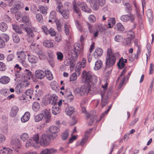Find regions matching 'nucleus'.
<instances>
[{"label": "nucleus", "instance_id": "obj_1", "mask_svg": "<svg viewBox=\"0 0 154 154\" xmlns=\"http://www.w3.org/2000/svg\"><path fill=\"white\" fill-rule=\"evenodd\" d=\"M50 109H46L42 111V113L37 115L35 117V121L38 122L42 120L44 117L45 119V122L48 123L51 120V113Z\"/></svg>", "mask_w": 154, "mask_h": 154}, {"label": "nucleus", "instance_id": "obj_2", "mask_svg": "<svg viewBox=\"0 0 154 154\" xmlns=\"http://www.w3.org/2000/svg\"><path fill=\"white\" fill-rule=\"evenodd\" d=\"M57 136L56 135H54L52 134H43L40 138L39 143L42 146H47L49 144L51 140H54Z\"/></svg>", "mask_w": 154, "mask_h": 154}, {"label": "nucleus", "instance_id": "obj_3", "mask_svg": "<svg viewBox=\"0 0 154 154\" xmlns=\"http://www.w3.org/2000/svg\"><path fill=\"white\" fill-rule=\"evenodd\" d=\"M119 57V54L118 52H116V54L113 55L107 56L106 58V67L105 68V70L114 65L115 63L116 59H118Z\"/></svg>", "mask_w": 154, "mask_h": 154}, {"label": "nucleus", "instance_id": "obj_4", "mask_svg": "<svg viewBox=\"0 0 154 154\" xmlns=\"http://www.w3.org/2000/svg\"><path fill=\"white\" fill-rule=\"evenodd\" d=\"M90 90L91 87L89 86L82 85L80 88H76L74 93L76 95L83 96L87 95Z\"/></svg>", "mask_w": 154, "mask_h": 154}, {"label": "nucleus", "instance_id": "obj_5", "mask_svg": "<svg viewBox=\"0 0 154 154\" xmlns=\"http://www.w3.org/2000/svg\"><path fill=\"white\" fill-rule=\"evenodd\" d=\"M15 0H7L8 5L9 7L11 6L13 4L15 9L18 10L22 9L24 8L23 3L20 1L15 2Z\"/></svg>", "mask_w": 154, "mask_h": 154}, {"label": "nucleus", "instance_id": "obj_6", "mask_svg": "<svg viewBox=\"0 0 154 154\" xmlns=\"http://www.w3.org/2000/svg\"><path fill=\"white\" fill-rule=\"evenodd\" d=\"M81 52V49L79 47L76 45H74L73 49L71 51L72 59L74 61L76 60L78 56L80 54Z\"/></svg>", "mask_w": 154, "mask_h": 154}, {"label": "nucleus", "instance_id": "obj_7", "mask_svg": "<svg viewBox=\"0 0 154 154\" xmlns=\"http://www.w3.org/2000/svg\"><path fill=\"white\" fill-rule=\"evenodd\" d=\"M82 76L83 78L85 79V82L88 83L87 85L90 86V84L92 82L93 80L91 72L90 71L87 72H84L82 73Z\"/></svg>", "mask_w": 154, "mask_h": 154}, {"label": "nucleus", "instance_id": "obj_8", "mask_svg": "<svg viewBox=\"0 0 154 154\" xmlns=\"http://www.w3.org/2000/svg\"><path fill=\"white\" fill-rule=\"evenodd\" d=\"M33 76V74L30 71L25 69L24 73L21 76V78L24 82H27L30 79H32Z\"/></svg>", "mask_w": 154, "mask_h": 154}, {"label": "nucleus", "instance_id": "obj_9", "mask_svg": "<svg viewBox=\"0 0 154 154\" xmlns=\"http://www.w3.org/2000/svg\"><path fill=\"white\" fill-rule=\"evenodd\" d=\"M135 17L131 14L122 15L120 17L121 20L124 22H126L130 20L131 22H134Z\"/></svg>", "mask_w": 154, "mask_h": 154}, {"label": "nucleus", "instance_id": "obj_10", "mask_svg": "<svg viewBox=\"0 0 154 154\" xmlns=\"http://www.w3.org/2000/svg\"><path fill=\"white\" fill-rule=\"evenodd\" d=\"M57 97L56 95H51L48 98L47 102L50 104L55 105L57 104Z\"/></svg>", "mask_w": 154, "mask_h": 154}, {"label": "nucleus", "instance_id": "obj_11", "mask_svg": "<svg viewBox=\"0 0 154 154\" xmlns=\"http://www.w3.org/2000/svg\"><path fill=\"white\" fill-rule=\"evenodd\" d=\"M35 75L36 77L38 79H43L45 76V71L40 70L38 69L35 71Z\"/></svg>", "mask_w": 154, "mask_h": 154}, {"label": "nucleus", "instance_id": "obj_12", "mask_svg": "<svg viewBox=\"0 0 154 154\" xmlns=\"http://www.w3.org/2000/svg\"><path fill=\"white\" fill-rule=\"evenodd\" d=\"M12 147L14 149H19L20 147V144L18 139L15 138L13 139L11 142Z\"/></svg>", "mask_w": 154, "mask_h": 154}, {"label": "nucleus", "instance_id": "obj_13", "mask_svg": "<svg viewBox=\"0 0 154 154\" xmlns=\"http://www.w3.org/2000/svg\"><path fill=\"white\" fill-rule=\"evenodd\" d=\"M100 94L102 98L100 105L101 106V107L103 108L108 104V99L107 97L105 98L104 97L105 94L104 91L101 92V93H100Z\"/></svg>", "mask_w": 154, "mask_h": 154}, {"label": "nucleus", "instance_id": "obj_14", "mask_svg": "<svg viewBox=\"0 0 154 154\" xmlns=\"http://www.w3.org/2000/svg\"><path fill=\"white\" fill-rule=\"evenodd\" d=\"M90 5L93 10L97 11L99 8V1L98 0H91L89 1Z\"/></svg>", "mask_w": 154, "mask_h": 154}, {"label": "nucleus", "instance_id": "obj_15", "mask_svg": "<svg viewBox=\"0 0 154 154\" xmlns=\"http://www.w3.org/2000/svg\"><path fill=\"white\" fill-rule=\"evenodd\" d=\"M92 129H90L87 130L85 132L84 138L82 139V140L80 142V144L82 146H83L85 142L88 140V134H90L92 131Z\"/></svg>", "mask_w": 154, "mask_h": 154}, {"label": "nucleus", "instance_id": "obj_16", "mask_svg": "<svg viewBox=\"0 0 154 154\" xmlns=\"http://www.w3.org/2000/svg\"><path fill=\"white\" fill-rule=\"evenodd\" d=\"M17 56L18 59L20 61L23 60H26V53L24 51H21L17 52Z\"/></svg>", "mask_w": 154, "mask_h": 154}, {"label": "nucleus", "instance_id": "obj_17", "mask_svg": "<svg viewBox=\"0 0 154 154\" xmlns=\"http://www.w3.org/2000/svg\"><path fill=\"white\" fill-rule=\"evenodd\" d=\"M25 31L27 32V35L32 38V40H33V38L35 36L34 34L32 29L29 26H27L24 28Z\"/></svg>", "mask_w": 154, "mask_h": 154}, {"label": "nucleus", "instance_id": "obj_18", "mask_svg": "<svg viewBox=\"0 0 154 154\" xmlns=\"http://www.w3.org/2000/svg\"><path fill=\"white\" fill-rule=\"evenodd\" d=\"M57 152V150L54 149H46L43 150L39 154H54Z\"/></svg>", "mask_w": 154, "mask_h": 154}, {"label": "nucleus", "instance_id": "obj_19", "mask_svg": "<svg viewBox=\"0 0 154 154\" xmlns=\"http://www.w3.org/2000/svg\"><path fill=\"white\" fill-rule=\"evenodd\" d=\"M103 53V51L101 48H98L96 49L94 53V57L96 59L98 58Z\"/></svg>", "mask_w": 154, "mask_h": 154}, {"label": "nucleus", "instance_id": "obj_20", "mask_svg": "<svg viewBox=\"0 0 154 154\" xmlns=\"http://www.w3.org/2000/svg\"><path fill=\"white\" fill-rule=\"evenodd\" d=\"M19 110L18 108L16 106H13L10 113V116L11 117H15L17 115Z\"/></svg>", "mask_w": 154, "mask_h": 154}, {"label": "nucleus", "instance_id": "obj_21", "mask_svg": "<svg viewBox=\"0 0 154 154\" xmlns=\"http://www.w3.org/2000/svg\"><path fill=\"white\" fill-rule=\"evenodd\" d=\"M127 63V60L126 59H123L122 57L120 58L117 63L118 67L120 69H122L125 66V63Z\"/></svg>", "mask_w": 154, "mask_h": 154}, {"label": "nucleus", "instance_id": "obj_22", "mask_svg": "<svg viewBox=\"0 0 154 154\" xmlns=\"http://www.w3.org/2000/svg\"><path fill=\"white\" fill-rule=\"evenodd\" d=\"M28 60L29 62L32 63H36L38 61V59L37 57L33 55H28Z\"/></svg>", "mask_w": 154, "mask_h": 154}, {"label": "nucleus", "instance_id": "obj_23", "mask_svg": "<svg viewBox=\"0 0 154 154\" xmlns=\"http://www.w3.org/2000/svg\"><path fill=\"white\" fill-rule=\"evenodd\" d=\"M146 15L149 19L150 24L152 21L153 20V15L152 10L151 9H148L146 12Z\"/></svg>", "mask_w": 154, "mask_h": 154}, {"label": "nucleus", "instance_id": "obj_24", "mask_svg": "<svg viewBox=\"0 0 154 154\" xmlns=\"http://www.w3.org/2000/svg\"><path fill=\"white\" fill-rule=\"evenodd\" d=\"M116 19L114 17H111L108 20V28H112L116 23Z\"/></svg>", "mask_w": 154, "mask_h": 154}, {"label": "nucleus", "instance_id": "obj_25", "mask_svg": "<svg viewBox=\"0 0 154 154\" xmlns=\"http://www.w3.org/2000/svg\"><path fill=\"white\" fill-rule=\"evenodd\" d=\"M49 130L50 133L54 134L57 133L60 131V129L58 127L54 126L50 127Z\"/></svg>", "mask_w": 154, "mask_h": 154}, {"label": "nucleus", "instance_id": "obj_26", "mask_svg": "<svg viewBox=\"0 0 154 154\" xmlns=\"http://www.w3.org/2000/svg\"><path fill=\"white\" fill-rule=\"evenodd\" d=\"M30 116V113L28 112H26L22 117L21 118V121L23 122H25L29 119Z\"/></svg>", "mask_w": 154, "mask_h": 154}, {"label": "nucleus", "instance_id": "obj_27", "mask_svg": "<svg viewBox=\"0 0 154 154\" xmlns=\"http://www.w3.org/2000/svg\"><path fill=\"white\" fill-rule=\"evenodd\" d=\"M57 104L53 105L52 106V112L53 114L54 115H56L60 113V109L59 106H57Z\"/></svg>", "mask_w": 154, "mask_h": 154}, {"label": "nucleus", "instance_id": "obj_28", "mask_svg": "<svg viewBox=\"0 0 154 154\" xmlns=\"http://www.w3.org/2000/svg\"><path fill=\"white\" fill-rule=\"evenodd\" d=\"M10 80L9 77L4 76L0 78V82L2 84H7L10 82Z\"/></svg>", "mask_w": 154, "mask_h": 154}, {"label": "nucleus", "instance_id": "obj_29", "mask_svg": "<svg viewBox=\"0 0 154 154\" xmlns=\"http://www.w3.org/2000/svg\"><path fill=\"white\" fill-rule=\"evenodd\" d=\"M12 150L8 148H4L0 150V154H10Z\"/></svg>", "mask_w": 154, "mask_h": 154}, {"label": "nucleus", "instance_id": "obj_30", "mask_svg": "<svg viewBox=\"0 0 154 154\" xmlns=\"http://www.w3.org/2000/svg\"><path fill=\"white\" fill-rule=\"evenodd\" d=\"M33 110L35 112L38 111L40 109V106L38 102H34L32 106Z\"/></svg>", "mask_w": 154, "mask_h": 154}, {"label": "nucleus", "instance_id": "obj_31", "mask_svg": "<svg viewBox=\"0 0 154 154\" xmlns=\"http://www.w3.org/2000/svg\"><path fill=\"white\" fill-rule=\"evenodd\" d=\"M102 62L101 60H98L95 62L94 69L96 70H98L102 67Z\"/></svg>", "mask_w": 154, "mask_h": 154}, {"label": "nucleus", "instance_id": "obj_32", "mask_svg": "<svg viewBox=\"0 0 154 154\" xmlns=\"http://www.w3.org/2000/svg\"><path fill=\"white\" fill-rule=\"evenodd\" d=\"M43 44L44 46L48 48H51L54 46L53 43L48 40H45Z\"/></svg>", "mask_w": 154, "mask_h": 154}, {"label": "nucleus", "instance_id": "obj_33", "mask_svg": "<svg viewBox=\"0 0 154 154\" xmlns=\"http://www.w3.org/2000/svg\"><path fill=\"white\" fill-rule=\"evenodd\" d=\"M123 3L124 5L126 6L125 9V11L127 13L129 14H131L132 11L131 5L128 3H126L123 2Z\"/></svg>", "mask_w": 154, "mask_h": 154}, {"label": "nucleus", "instance_id": "obj_34", "mask_svg": "<svg viewBox=\"0 0 154 154\" xmlns=\"http://www.w3.org/2000/svg\"><path fill=\"white\" fill-rule=\"evenodd\" d=\"M45 76L46 78L49 80H52L53 77L51 72L49 70H45Z\"/></svg>", "mask_w": 154, "mask_h": 154}, {"label": "nucleus", "instance_id": "obj_35", "mask_svg": "<svg viewBox=\"0 0 154 154\" xmlns=\"http://www.w3.org/2000/svg\"><path fill=\"white\" fill-rule=\"evenodd\" d=\"M32 140L33 142L36 144L39 143V140H40L39 134L38 133L34 134L33 137H32Z\"/></svg>", "mask_w": 154, "mask_h": 154}, {"label": "nucleus", "instance_id": "obj_36", "mask_svg": "<svg viewBox=\"0 0 154 154\" xmlns=\"http://www.w3.org/2000/svg\"><path fill=\"white\" fill-rule=\"evenodd\" d=\"M74 110L73 107L69 106L66 109L65 112L67 115H70L74 112Z\"/></svg>", "mask_w": 154, "mask_h": 154}, {"label": "nucleus", "instance_id": "obj_37", "mask_svg": "<svg viewBox=\"0 0 154 154\" xmlns=\"http://www.w3.org/2000/svg\"><path fill=\"white\" fill-rule=\"evenodd\" d=\"M82 10L88 13H91V10L87 6L86 4H83L81 6Z\"/></svg>", "mask_w": 154, "mask_h": 154}, {"label": "nucleus", "instance_id": "obj_38", "mask_svg": "<svg viewBox=\"0 0 154 154\" xmlns=\"http://www.w3.org/2000/svg\"><path fill=\"white\" fill-rule=\"evenodd\" d=\"M8 28L7 24L5 22H1L0 23V30L3 32L6 31Z\"/></svg>", "mask_w": 154, "mask_h": 154}, {"label": "nucleus", "instance_id": "obj_39", "mask_svg": "<svg viewBox=\"0 0 154 154\" xmlns=\"http://www.w3.org/2000/svg\"><path fill=\"white\" fill-rule=\"evenodd\" d=\"M115 29L116 30L119 31H122L125 29L124 26L120 23H117L116 25Z\"/></svg>", "mask_w": 154, "mask_h": 154}, {"label": "nucleus", "instance_id": "obj_40", "mask_svg": "<svg viewBox=\"0 0 154 154\" xmlns=\"http://www.w3.org/2000/svg\"><path fill=\"white\" fill-rule=\"evenodd\" d=\"M22 20L23 22L26 24L28 26H30L31 23V21L29 19V17L26 16H25L22 18Z\"/></svg>", "mask_w": 154, "mask_h": 154}, {"label": "nucleus", "instance_id": "obj_41", "mask_svg": "<svg viewBox=\"0 0 154 154\" xmlns=\"http://www.w3.org/2000/svg\"><path fill=\"white\" fill-rule=\"evenodd\" d=\"M73 6L74 11L77 13L79 16H81L79 8L76 3H73Z\"/></svg>", "mask_w": 154, "mask_h": 154}, {"label": "nucleus", "instance_id": "obj_42", "mask_svg": "<svg viewBox=\"0 0 154 154\" xmlns=\"http://www.w3.org/2000/svg\"><path fill=\"white\" fill-rule=\"evenodd\" d=\"M60 14L65 19L68 18L69 17V11L67 9L64 10L62 11Z\"/></svg>", "mask_w": 154, "mask_h": 154}, {"label": "nucleus", "instance_id": "obj_43", "mask_svg": "<svg viewBox=\"0 0 154 154\" xmlns=\"http://www.w3.org/2000/svg\"><path fill=\"white\" fill-rule=\"evenodd\" d=\"M131 39L129 38H125L123 41V45L126 46H129L131 45Z\"/></svg>", "mask_w": 154, "mask_h": 154}, {"label": "nucleus", "instance_id": "obj_44", "mask_svg": "<svg viewBox=\"0 0 154 154\" xmlns=\"http://www.w3.org/2000/svg\"><path fill=\"white\" fill-rule=\"evenodd\" d=\"M13 40L15 43H18L20 41V39L17 34L15 33L12 34Z\"/></svg>", "mask_w": 154, "mask_h": 154}, {"label": "nucleus", "instance_id": "obj_45", "mask_svg": "<svg viewBox=\"0 0 154 154\" xmlns=\"http://www.w3.org/2000/svg\"><path fill=\"white\" fill-rule=\"evenodd\" d=\"M112 104L110 105L108 107L107 109L104 112L102 113L100 117V121L109 112L112 107Z\"/></svg>", "mask_w": 154, "mask_h": 154}, {"label": "nucleus", "instance_id": "obj_46", "mask_svg": "<svg viewBox=\"0 0 154 154\" xmlns=\"http://www.w3.org/2000/svg\"><path fill=\"white\" fill-rule=\"evenodd\" d=\"M74 22L76 27L77 29L80 31H82V29L81 23L79 20H75Z\"/></svg>", "mask_w": 154, "mask_h": 154}, {"label": "nucleus", "instance_id": "obj_47", "mask_svg": "<svg viewBox=\"0 0 154 154\" xmlns=\"http://www.w3.org/2000/svg\"><path fill=\"white\" fill-rule=\"evenodd\" d=\"M51 87L52 89L55 91L57 90L58 84L55 81H52L50 84Z\"/></svg>", "mask_w": 154, "mask_h": 154}, {"label": "nucleus", "instance_id": "obj_48", "mask_svg": "<svg viewBox=\"0 0 154 154\" xmlns=\"http://www.w3.org/2000/svg\"><path fill=\"white\" fill-rule=\"evenodd\" d=\"M39 9L40 12L43 14H46L47 13V9L46 7L42 5L39 6Z\"/></svg>", "mask_w": 154, "mask_h": 154}, {"label": "nucleus", "instance_id": "obj_49", "mask_svg": "<svg viewBox=\"0 0 154 154\" xmlns=\"http://www.w3.org/2000/svg\"><path fill=\"white\" fill-rule=\"evenodd\" d=\"M126 33L128 38H129L131 39H133L135 37L134 33L131 30L126 31Z\"/></svg>", "mask_w": 154, "mask_h": 154}, {"label": "nucleus", "instance_id": "obj_50", "mask_svg": "<svg viewBox=\"0 0 154 154\" xmlns=\"http://www.w3.org/2000/svg\"><path fill=\"white\" fill-rule=\"evenodd\" d=\"M50 19H51L53 20V22L55 21L56 19V13L54 11H51L49 16Z\"/></svg>", "mask_w": 154, "mask_h": 154}, {"label": "nucleus", "instance_id": "obj_51", "mask_svg": "<svg viewBox=\"0 0 154 154\" xmlns=\"http://www.w3.org/2000/svg\"><path fill=\"white\" fill-rule=\"evenodd\" d=\"M15 55L14 53L9 54L6 57V60L8 62L12 61Z\"/></svg>", "mask_w": 154, "mask_h": 154}, {"label": "nucleus", "instance_id": "obj_52", "mask_svg": "<svg viewBox=\"0 0 154 154\" xmlns=\"http://www.w3.org/2000/svg\"><path fill=\"white\" fill-rule=\"evenodd\" d=\"M21 139L23 141H26L29 138L28 134L26 133L22 134L20 136Z\"/></svg>", "mask_w": 154, "mask_h": 154}, {"label": "nucleus", "instance_id": "obj_53", "mask_svg": "<svg viewBox=\"0 0 154 154\" xmlns=\"http://www.w3.org/2000/svg\"><path fill=\"white\" fill-rule=\"evenodd\" d=\"M57 2H59V3L57 7L56 10L57 12L60 13L62 11L63 5L60 2V1H59V0L57 1Z\"/></svg>", "mask_w": 154, "mask_h": 154}, {"label": "nucleus", "instance_id": "obj_54", "mask_svg": "<svg viewBox=\"0 0 154 154\" xmlns=\"http://www.w3.org/2000/svg\"><path fill=\"white\" fill-rule=\"evenodd\" d=\"M0 38L4 40L5 42H7L9 39V37L6 34L3 33L0 35Z\"/></svg>", "mask_w": 154, "mask_h": 154}, {"label": "nucleus", "instance_id": "obj_55", "mask_svg": "<svg viewBox=\"0 0 154 154\" xmlns=\"http://www.w3.org/2000/svg\"><path fill=\"white\" fill-rule=\"evenodd\" d=\"M68 136L69 134L67 131L63 133L61 135L62 138L63 140H66L68 137Z\"/></svg>", "mask_w": 154, "mask_h": 154}, {"label": "nucleus", "instance_id": "obj_56", "mask_svg": "<svg viewBox=\"0 0 154 154\" xmlns=\"http://www.w3.org/2000/svg\"><path fill=\"white\" fill-rule=\"evenodd\" d=\"M13 29L18 34H21L22 33V31L21 29L19 28L18 26H13Z\"/></svg>", "mask_w": 154, "mask_h": 154}, {"label": "nucleus", "instance_id": "obj_57", "mask_svg": "<svg viewBox=\"0 0 154 154\" xmlns=\"http://www.w3.org/2000/svg\"><path fill=\"white\" fill-rule=\"evenodd\" d=\"M57 59L58 60H62L63 58V54L61 52L58 51L57 53Z\"/></svg>", "mask_w": 154, "mask_h": 154}, {"label": "nucleus", "instance_id": "obj_58", "mask_svg": "<svg viewBox=\"0 0 154 154\" xmlns=\"http://www.w3.org/2000/svg\"><path fill=\"white\" fill-rule=\"evenodd\" d=\"M86 59L85 58H83L82 59V62L80 63L79 67L80 68H84L86 66Z\"/></svg>", "mask_w": 154, "mask_h": 154}, {"label": "nucleus", "instance_id": "obj_59", "mask_svg": "<svg viewBox=\"0 0 154 154\" xmlns=\"http://www.w3.org/2000/svg\"><path fill=\"white\" fill-rule=\"evenodd\" d=\"M6 69V66L4 63L0 62V71H4Z\"/></svg>", "mask_w": 154, "mask_h": 154}, {"label": "nucleus", "instance_id": "obj_60", "mask_svg": "<svg viewBox=\"0 0 154 154\" xmlns=\"http://www.w3.org/2000/svg\"><path fill=\"white\" fill-rule=\"evenodd\" d=\"M33 93V91L31 89H28L27 90L25 93V94L26 96H29L30 99L32 98L31 95Z\"/></svg>", "mask_w": 154, "mask_h": 154}, {"label": "nucleus", "instance_id": "obj_61", "mask_svg": "<svg viewBox=\"0 0 154 154\" xmlns=\"http://www.w3.org/2000/svg\"><path fill=\"white\" fill-rule=\"evenodd\" d=\"M36 17L38 21L40 23L42 22L43 21V18L42 15L41 14H37L36 15Z\"/></svg>", "mask_w": 154, "mask_h": 154}, {"label": "nucleus", "instance_id": "obj_62", "mask_svg": "<svg viewBox=\"0 0 154 154\" xmlns=\"http://www.w3.org/2000/svg\"><path fill=\"white\" fill-rule=\"evenodd\" d=\"M56 24L58 30L61 32L62 30V25L61 23L59 21L56 22Z\"/></svg>", "mask_w": 154, "mask_h": 154}, {"label": "nucleus", "instance_id": "obj_63", "mask_svg": "<svg viewBox=\"0 0 154 154\" xmlns=\"http://www.w3.org/2000/svg\"><path fill=\"white\" fill-rule=\"evenodd\" d=\"M42 29L43 31L46 34L48 35L49 34V30L47 28V26L45 25H43L42 26Z\"/></svg>", "mask_w": 154, "mask_h": 154}, {"label": "nucleus", "instance_id": "obj_64", "mask_svg": "<svg viewBox=\"0 0 154 154\" xmlns=\"http://www.w3.org/2000/svg\"><path fill=\"white\" fill-rule=\"evenodd\" d=\"M122 38V37L119 35H116L114 38V39L115 41L117 42H120L121 39Z\"/></svg>", "mask_w": 154, "mask_h": 154}]
</instances>
